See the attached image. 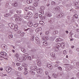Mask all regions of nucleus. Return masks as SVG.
I'll use <instances>...</instances> for the list:
<instances>
[{
    "mask_svg": "<svg viewBox=\"0 0 79 79\" xmlns=\"http://www.w3.org/2000/svg\"><path fill=\"white\" fill-rule=\"evenodd\" d=\"M22 66L23 67H24V70L25 71L24 72V74L25 75H26V74H27L28 73V72L27 71H28V69H27V67L26 66V64H22Z\"/></svg>",
    "mask_w": 79,
    "mask_h": 79,
    "instance_id": "1",
    "label": "nucleus"
},
{
    "mask_svg": "<svg viewBox=\"0 0 79 79\" xmlns=\"http://www.w3.org/2000/svg\"><path fill=\"white\" fill-rule=\"evenodd\" d=\"M24 31H27V34L29 33V32H32L33 31V30H32L31 28H28L27 29H25L24 30Z\"/></svg>",
    "mask_w": 79,
    "mask_h": 79,
    "instance_id": "2",
    "label": "nucleus"
},
{
    "mask_svg": "<svg viewBox=\"0 0 79 79\" xmlns=\"http://www.w3.org/2000/svg\"><path fill=\"white\" fill-rule=\"evenodd\" d=\"M20 15H19L17 14L16 17L15 19L16 21H21L22 19H21L19 17H20V16H19Z\"/></svg>",
    "mask_w": 79,
    "mask_h": 79,
    "instance_id": "3",
    "label": "nucleus"
},
{
    "mask_svg": "<svg viewBox=\"0 0 79 79\" xmlns=\"http://www.w3.org/2000/svg\"><path fill=\"white\" fill-rule=\"evenodd\" d=\"M31 70H33V71H36L37 69V67L36 66H33L31 67L30 68Z\"/></svg>",
    "mask_w": 79,
    "mask_h": 79,
    "instance_id": "4",
    "label": "nucleus"
},
{
    "mask_svg": "<svg viewBox=\"0 0 79 79\" xmlns=\"http://www.w3.org/2000/svg\"><path fill=\"white\" fill-rule=\"evenodd\" d=\"M12 69L10 67H7L6 69V70L8 73H10L11 71V70Z\"/></svg>",
    "mask_w": 79,
    "mask_h": 79,
    "instance_id": "5",
    "label": "nucleus"
},
{
    "mask_svg": "<svg viewBox=\"0 0 79 79\" xmlns=\"http://www.w3.org/2000/svg\"><path fill=\"white\" fill-rule=\"evenodd\" d=\"M1 55L2 56H4V57L6 56H7V54H6V52H1Z\"/></svg>",
    "mask_w": 79,
    "mask_h": 79,
    "instance_id": "6",
    "label": "nucleus"
},
{
    "mask_svg": "<svg viewBox=\"0 0 79 79\" xmlns=\"http://www.w3.org/2000/svg\"><path fill=\"white\" fill-rule=\"evenodd\" d=\"M1 47L3 50H6L7 49V46L5 44H2Z\"/></svg>",
    "mask_w": 79,
    "mask_h": 79,
    "instance_id": "7",
    "label": "nucleus"
},
{
    "mask_svg": "<svg viewBox=\"0 0 79 79\" xmlns=\"http://www.w3.org/2000/svg\"><path fill=\"white\" fill-rule=\"evenodd\" d=\"M35 40H36L35 42L37 44H40V41L38 37H36L35 38Z\"/></svg>",
    "mask_w": 79,
    "mask_h": 79,
    "instance_id": "8",
    "label": "nucleus"
},
{
    "mask_svg": "<svg viewBox=\"0 0 79 79\" xmlns=\"http://www.w3.org/2000/svg\"><path fill=\"white\" fill-rule=\"evenodd\" d=\"M42 69L39 68L37 70V73L38 74H40L42 73Z\"/></svg>",
    "mask_w": 79,
    "mask_h": 79,
    "instance_id": "9",
    "label": "nucleus"
},
{
    "mask_svg": "<svg viewBox=\"0 0 79 79\" xmlns=\"http://www.w3.org/2000/svg\"><path fill=\"white\" fill-rule=\"evenodd\" d=\"M4 16H5V17H9V16L10 17V16H11V15H10V13H8L5 14L4 15Z\"/></svg>",
    "mask_w": 79,
    "mask_h": 79,
    "instance_id": "10",
    "label": "nucleus"
},
{
    "mask_svg": "<svg viewBox=\"0 0 79 79\" xmlns=\"http://www.w3.org/2000/svg\"><path fill=\"white\" fill-rule=\"evenodd\" d=\"M60 9V8L59 7H56L54 8L53 10H55V11H59Z\"/></svg>",
    "mask_w": 79,
    "mask_h": 79,
    "instance_id": "11",
    "label": "nucleus"
},
{
    "mask_svg": "<svg viewBox=\"0 0 79 79\" xmlns=\"http://www.w3.org/2000/svg\"><path fill=\"white\" fill-rule=\"evenodd\" d=\"M27 15H28V16L29 17H30V18H31V17L32 16V13L31 12H28Z\"/></svg>",
    "mask_w": 79,
    "mask_h": 79,
    "instance_id": "12",
    "label": "nucleus"
},
{
    "mask_svg": "<svg viewBox=\"0 0 79 79\" xmlns=\"http://www.w3.org/2000/svg\"><path fill=\"white\" fill-rule=\"evenodd\" d=\"M47 66L49 69H52L53 68V67L51 64H48L47 65Z\"/></svg>",
    "mask_w": 79,
    "mask_h": 79,
    "instance_id": "13",
    "label": "nucleus"
},
{
    "mask_svg": "<svg viewBox=\"0 0 79 79\" xmlns=\"http://www.w3.org/2000/svg\"><path fill=\"white\" fill-rule=\"evenodd\" d=\"M27 25L29 27H32L33 25V23L32 22H29L28 23Z\"/></svg>",
    "mask_w": 79,
    "mask_h": 79,
    "instance_id": "14",
    "label": "nucleus"
},
{
    "mask_svg": "<svg viewBox=\"0 0 79 79\" xmlns=\"http://www.w3.org/2000/svg\"><path fill=\"white\" fill-rule=\"evenodd\" d=\"M41 64H42V63H41V62L40 61H38L37 62V65H38V66H41Z\"/></svg>",
    "mask_w": 79,
    "mask_h": 79,
    "instance_id": "15",
    "label": "nucleus"
},
{
    "mask_svg": "<svg viewBox=\"0 0 79 79\" xmlns=\"http://www.w3.org/2000/svg\"><path fill=\"white\" fill-rule=\"evenodd\" d=\"M14 30L15 31H16L18 30V26H17V25H15Z\"/></svg>",
    "mask_w": 79,
    "mask_h": 79,
    "instance_id": "16",
    "label": "nucleus"
},
{
    "mask_svg": "<svg viewBox=\"0 0 79 79\" xmlns=\"http://www.w3.org/2000/svg\"><path fill=\"white\" fill-rule=\"evenodd\" d=\"M60 41H61V39L60 38H58L56 40V42H60Z\"/></svg>",
    "mask_w": 79,
    "mask_h": 79,
    "instance_id": "17",
    "label": "nucleus"
},
{
    "mask_svg": "<svg viewBox=\"0 0 79 79\" xmlns=\"http://www.w3.org/2000/svg\"><path fill=\"white\" fill-rule=\"evenodd\" d=\"M43 44L44 45V46H47V45H48V44H47V42L46 41L43 42Z\"/></svg>",
    "mask_w": 79,
    "mask_h": 79,
    "instance_id": "18",
    "label": "nucleus"
},
{
    "mask_svg": "<svg viewBox=\"0 0 79 79\" xmlns=\"http://www.w3.org/2000/svg\"><path fill=\"white\" fill-rule=\"evenodd\" d=\"M9 26L10 27H15V25L12 23L9 24Z\"/></svg>",
    "mask_w": 79,
    "mask_h": 79,
    "instance_id": "19",
    "label": "nucleus"
},
{
    "mask_svg": "<svg viewBox=\"0 0 79 79\" xmlns=\"http://www.w3.org/2000/svg\"><path fill=\"white\" fill-rule=\"evenodd\" d=\"M14 11H14V10H10L9 11V13H10V14H13V13L14 12Z\"/></svg>",
    "mask_w": 79,
    "mask_h": 79,
    "instance_id": "20",
    "label": "nucleus"
},
{
    "mask_svg": "<svg viewBox=\"0 0 79 79\" xmlns=\"http://www.w3.org/2000/svg\"><path fill=\"white\" fill-rule=\"evenodd\" d=\"M35 18H37L39 17V14L37 13L35 14Z\"/></svg>",
    "mask_w": 79,
    "mask_h": 79,
    "instance_id": "21",
    "label": "nucleus"
},
{
    "mask_svg": "<svg viewBox=\"0 0 79 79\" xmlns=\"http://www.w3.org/2000/svg\"><path fill=\"white\" fill-rule=\"evenodd\" d=\"M49 22H50L51 23H53L54 22V19H51L50 21H49Z\"/></svg>",
    "mask_w": 79,
    "mask_h": 79,
    "instance_id": "22",
    "label": "nucleus"
},
{
    "mask_svg": "<svg viewBox=\"0 0 79 79\" xmlns=\"http://www.w3.org/2000/svg\"><path fill=\"white\" fill-rule=\"evenodd\" d=\"M32 2V0H27V2L28 4H30V3H31V2Z\"/></svg>",
    "mask_w": 79,
    "mask_h": 79,
    "instance_id": "23",
    "label": "nucleus"
},
{
    "mask_svg": "<svg viewBox=\"0 0 79 79\" xmlns=\"http://www.w3.org/2000/svg\"><path fill=\"white\" fill-rule=\"evenodd\" d=\"M39 26V23H36L33 25V26L34 27H37Z\"/></svg>",
    "mask_w": 79,
    "mask_h": 79,
    "instance_id": "24",
    "label": "nucleus"
},
{
    "mask_svg": "<svg viewBox=\"0 0 79 79\" xmlns=\"http://www.w3.org/2000/svg\"><path fill=\"white\" fill-rule=\"evenodd\" d=\"M58 31H55L52 33V34H53L55 35V34H58Z\"/></svg>",
    "mask_w": 79,
    "mask_h": 79,
    "instance_id": "25",
    "label": "nucleus"
},
{
    "mask_svg": "<svg viewBox=\"0 0 79 79\" xmlns=\"http://www.w3.org/2000/svg\"><path fill=\"white\" fill-rule=\"evenodd\" d=\"M47 16H49V17H51L52 16V14L51 13H48L47 15Z\"/></svg>",
    "mask_w": 79,
    "mask_h": 79,
    "instance_id": "26",
    "label": "nucleus"
},
{
    "mask_svg": "<svg viewBox=\"0 0 79 79\" xmlns=\"http://www.w3.org/2000/svg\"><path fill=\"white\" fill-rule=\"evenodd\" d=\"M22 52L24 53L26 52V50H25V48H22L21 50Z\"/></svg>",
    "mask_w": 79,
    "mask_h": 79,
    "instance_id": "27",
    "label": "nucleus"
},
{
    "mask_svg": "<svg viewBox=\"0 0 79 79\" xmlns=\"http://www.w3.org/2000/svg\"><path fill=\"white\" fill-rule=\"evenodd\" d=\"M24 18L25 19H29V16H27V15L24 16Z\"/></svg>",
    "mask_w": 79,
    "mask_h": 79,
    "instance_id": "28",
    "label": "nucleus"
},
{
    "mask_svg": "<svg viewBox=\"0 0 79 79\" xmlns=\"http://www.w3.org/2000/svg\"><path fill=\"white\" fill-rule=\"evenodd\" d=\"M12 5L13 6H17V3H14L12 4Z\"/></svg>",
    "mask_w": 79,
    "mask_h": 79,
    "instance_id": "29",
    "label": "nucleus"
},
{
    "mask_svg": "<svg viewBox=\"0 0 79 79\" xmlns=\"http://www.w3.org/2000/svg\"><path fill=\"white\" fill-rule=\"evenodd\" d=\"M43 40H48V38L47 37H44L43 38Z\"/></svg>",
    "mask_w": 79,
    "mask_h": 79,
    "instance_id": "30",
    "label": "nucleus"
},
{
    "mask_svg": "<svg viewBox=\"0 0 79 79\" xmlns=\"http://www.w3.org/2000/svg\"><path fill=\"white\" fill-rule=\"evenodd\" d=\"M34 5L35 6H37L38 5V2H35L34 3Z\"/></svg>",
    "mask_w": 79,
    "mask_h": 79,
    "instance_id": "31",
    "label": "nucleus"
},
{
    "mask_svg": "<svg viewBox=\"0 0 79 79\" xmlns=\"http://www.w3.org/2000/svg\"><path fill=\"white\" fill-rule=\"evenodd\" d=\"M50 55L51 56H55V53H50Z\"/></svg>",
    "mask_w": 79,
    "mask_h": 79,
    "instance_id": "32",
    "label": "nucleus"
},
{
    "mask_svg": "<svg viewBox=\"0 0 79 79\" xmlns=\"http://www.w3.org/2000/svg\"><path fill=\"white\" fill-rule=\"evenodd\" d=\"M40 13H44V10H40Z\"/></svg>",
    "mask_w": 79,
    "mask_h": 79,
    "instance_id": "33",
    "label": "nucleus"
},
{
    "mask_svg": "<svg viewBox=\"0 0 79 79\" xmlns=\"http://www.w3.org/2000/svg\"><path fill=\"white\" fill-rule=\"evenodd\" d=\"M58 69L60 70V71H62V68L61 67L59 66L58 67Z\"/></svg>",
    "mask_w": 79,
    "mask_h": 79,
    "instance_id": "34",
    "label": "nucleus"
},
{
    "mask_svg": "<svg viewBox=\"0 0 79 79\" xmlns=\"http://www.w3.org/2000/svg\"><path fill=\"white\" fill-rule=\"evenodd\" d=\"M73 18H78L77 15L76 14L73 16Z\"/></svg>",
    "mask_w": 79,
    "mask_h": 79,
    "instance_id": "35",
    "label": "nucleus"
},
{
    "mask_svg": "<svg viewBox=\"0 0 79 79\" xmlns=\"http://www.w3.org/2000/svg\"><path fill=\"white\" fill-rule=\"evenodd\" d=\"M17 60L18 61H21V59L19 57H17Z\"/></svg>",
    "mask_w": 79,
    "mask_h": 79,
    "instance_id": "36",
    "label": "nucleus"
},
{
    "mask_svg": "<svg viewBox=\"0 0 79 79\" xmlns=\"http://www.w3.org/2000/svg\"><path fill=\"white\" fill-rule=\"evenodd\" d=\"M55 50L56 51H58V50H59V48H58V47H56V48H55Z\"/></svg>",
    "mask_w": 79,
    "mask_h": 79,
    "instance_id": "37",
    "label": "nucleus"
},
{
    "mask_svg": "<svg viewBox=\"0 0 79 79\" xmlns=\"http://www.w3.org/2000/svg\"><path fill=\"white\" fill-rule=\"evenodd\" d=\"M51 3L52 5H55V2H51Z\"/></svg>",
    "mask_w": 79,
    "mask_h": 79,
    "instance_id": "38",
    "label": "nucleus"
},
{
    "mask_svg": "<svg viewBox=\"0 0 79 79\" xmlns=\"http://www.w3.org/2000/svg\"><path fill=\"white\" fill-rule=\"evenodd\" d=\"M35 7L33 6H31V10H34Z\"/></svg>",
    "mask_w": 79,
    "mask_h": 79,
    "instance_id": "39",
    "label": "nucleus"
},
{
    "mask_svg": "<svg viewBox=\"0 0 79 79\" xmlns=\"http://www.w3.org/2000/svg\"><path fill=\"white\" fill-rule=\"evenodd\" d=\"M28 56H29V55L27 53H25L24 54V56H25V57Z\"/></svg>",
    "mask_w": 79,
    "mask_h": 79,
    "instance_id": "40",
    "label": "nucleus"
},
{
    "mask_svg": "<svg viewBox=\"0 0 79 79\" xmlns=\"http://www.w3.org/2000/svg\"><path fill=\"white\" fill-rule=\"evenodd\" d=\"M18 69H19V70H22V69H23V68L21 67H19L18 68Z\"/></svg>",
    "mask_w": 79,
    "mask_h": 79,
    "instance_id": "41",
    "label": "nucleus"
},
{
    "mask_svg": "<svg viewBox=\"0 0 79 79\" xmlns=\"http://www.w3.org/2000/svg\"><path fill=\"white\" fill-rule=\"evenodd\" d=\"M24 32H23L20 34V35L21 36H24Z\"/></svg>",
    "mask_w": 79,
    "mask_h": 79,
    "instance_id": "42",
    "label": "nucleus"
},
{
    "mask_svg": "<svg viewBox=\"0 0 79 79\" xmlns=\"http://www.w3.org/2000/svg\"><path fill=\"white\" fill-rule=\"evenodd\" d=\"M52 76L54 77H55V78H56V76L55 75V74H53Z\"/></svg>",
    "mask_w": 79,
    "mask_h": 79,
    "instance_id": "43",
    "label": "nucleus"
},
{
    "mask_svg": "<svg viewBox=\"0 0 79 79\" xmlns=\"http://www.w3.org/2000/svg\"><path fill=\"white\" fill-rule=\"evenodd\" d=\"M61 47L62 48H64V44H61Z\"/></svg>",
    "mask_w": 79,
    "mask_h": 79,
    "instance_id": "44",
    "label": "nucleus"
},
{
    "mask_svg": "<svg viewBox=\"0 0 79 79\" xmlns=\"http://www.w3.org/2000/svg\"><path fill=\"white\" fill-rule=\"evenodd\" d=\"M15 57H16V58H18V56H19L18 54L16 53V54L15 55Z\"/></svg>",
    "mask_w": 79,
    "mask_h": 79,
    "instance_id": "45",
    "label": "nucleus"
},
{
    "mask_svg": "<svg viewBox=\"0 0 79 79\" xmlns=\"http://www.w3.org/2000/svg\"><path fill=\"white\" fill-rule=\"evenodd\" d=\"M60 44H58L57 45H56V47H57L58 48H59L60 47Z\"/></svg>",
    "mask_w": 79,
    "mask_h": 79,
    "instance_id": "46",
    "label": "nucleus"
},
{
    "mask_svg": "<svg viewBox=\"0 0 79 79\" xmlns=\"http://www.w3.org/2000/svg\"><path fill=\"white\" fill-rule=\"evenodd\" d=\"M76 65L78 68H79V62H77L76 63Z\"/></svg>",
    "mask_w": 79,
    "mask_h": 79,
    "instance_id": "47",
    "label": "nucleus"
},
{
    "mask_svg": "<svg viewBox=\"0 0 79 79\" xmlns=\"http://www.w3.org/2000/svg\"><path fill=\"white\" fill-rule=\"evenodd\" d=\"M17 32L18 34H20V33L21 32V31H20V30H18L17 31Z\"/></svg>",
    "mask_w": 79,
    "mask_h": 79,
    "instance_id": "48",
    "label": "nucleus"
},
{
    "mask_svg": "<svg viewBox=\"0 0 79 79\" xmlns=\"http://www.w3.org/2000/svg\"><path fill=\"white\" fill-rule=\"evenodd\" d=\"M39 54H40V55H43V54H44V53L42 51L40 52H39Z\"/></svg>",
    "mask_w": 79,
    "mask_h": 79,
    "instance_id": "49",
    "label": "nucleus"
},
{
    "mask_svg": "<svg viewBox=\"0 0 79 79\" xmlns=\"http://www.w3.org/2000/svg\"><path fill=\"white\" fill-rule=\"evenodd\" d=\"M74 5H76V6H77V2H74Z\"/></svg>",
    "mask_w": 79,
    "mask_h": 79,
    "instance_id": "50",
    "label": "nucleus"
},
{
    "mask_svg": "<svg viewBox=\"0 0 79 79\" xmlns=\"http://www.w3.org/2000/svg\"><path fill=\"white\" fill-rule=\"evenodd\" d=\"M40 29L39 28H38L36 29H37V30L39 31H41V30H42V27H40Z\"/></svg>",
    "mask_w": 79,
    "mask_h": 79,
    "instance_id": "51",
    "label": "nucleus"
},
{
    "mask_svg": "<svg viewBox=\"0 0 79 79\" xmlns=\"http://www.w3.org/2000/svg\"><path fill=\"white\" fill-rule=\"evenodd\" d=\"M63 53H64V54L65 55H66V50H64L63 51Z\"/></svg>",
    "mask_w": 79,
    "mask_h": 79,
    "instance_id": "52",
    "label": "nucleus"
},
{
    "mask_svg": "<svg viewBox=\"0 0 79 79\" xmlns=\"http://www.w3.org/2000/svg\"><path fill=\"white\" fill-rule=\"evenodd\" d=\"M27 59L28 60H30L31 59V57L29 56L26 57Z\"/></svg>",
    "mask_w": 79,
    "mask_h": 79,
    "instance_id": "53",
    "label": "nucleus"
},
{
    "mask_svg": "<svg viewBox=\"0 0 79 79\" xmlns=\"http://www.w3.org/2000/svg\"><path fill=\"white\" fill-rule=\"evenodd\" d=\"M31 28V29L33 31H34L35 30V28H34V27H32Z\"/></svg>",
    "mask_w": 79,
    "mask_h": 79,
    "instance_id": "54",
    "label": "nucleus"
},
{
    "mask_svg": "<svg viewBox=\"0 0 79 79\" xmlns=\"http://www.w3.org/2000/svg\"><path fill=\"white\" fill-rule=\"evenodd\" d=\"M9 37L10 38H12L13 37V35H9Z\"/></svg>",
    "mask_w": 79,
    "mask_h": 79,
    "instance_id": "55",
    "label": "nucleus"
},
{
    "mask_svg": "<svg viewBox=\"0 0 79 79\" xmlns=\"http://www.w3.org/2000/svg\"><path fill=\"white\" fill-rule=\"evenodd\" d=\"M8 6H9V4L8 3L6 4V7H8Z\"/></svg>",
    "mask_w": 79,
    "mask_h": 79,
    "instance_id": "56",
    "label": "nucleus"
},
{
    "mask_svg": "<svg viewBox=\"0 0 79 79\" xmlns=\"http://www.w3.org/2000/svg\"><path fill=\"white\" fill-rule=\"evenodd\" d=\"M77 76L78 78H79V73H78L77 74Z\"/></svg>",
    "mask_w": 79,
    "mask_h": 79,
    "instance_id": "57",
    "label": "nucleus"
},
{
    "mask_svg": "<svg viewBox=\"0 0 79 79\" xmlns=\"http://www.w3.org/2000/svg\"><path fill=\"white\" fill-rule=\"evenodd\" d=\"M20 63H16V65H17V66H20Z\"/></svg>",
    "mask_w": 79,
    "mask_h": 79,
    "instance_id": "58",
    "label": "nucleus"
},
{
    "mask_svg": "<svg viewBox=\"0 0 79 79\" xmlns=\"http://www.w3.org/2000/svg\"><path fill=\"white\" fill-rule=\"evenodd\" d=\"M59 16H64V14H63L61 13L59 15Z\"/></svg>",
    "mask_w": 79,
    "mask_h": 79,
    "instance_id": "59",
    "label": "nucleus"
},
{
    "mask_svg": "<svg viewBox=\"0 0 79 79\" xmlns=\"http://www.w3.org/2000/svg\"><path fill=\"white\" fill-rule=\"evenodd\" d=\"M66 71H70V69H68V68H67L66 69Z\"/></svg>",
    "mask_w": 79,
    "mask_h": 79,
    "instance_id": "60",
    "label": "nucleus"
},
{
    "mask_svg": "<svg viewBox=\"0 0 79 79\" xmlns=\"http://www.w3.org/2000/svg\"><path fill=\"white\" fill-rule=\"evenodd\" d=\"M33 71H30L29 72V74H32V73Z\"/></svg>",
    "mask_w": 79,
    "mask_h": 79,
    "instance_id": "61",
    "label": "nucleus"
},
{
    "mask_svg": "<svg viewBox=\"0 0 79 79\" xmlns=\"http://www.w3.org/2000/svg\"><path fill=\"white\" fill-rule=\"evenodd\" d=\"M44 8V6H41V7L40 8V9L41 10H44V8Z\"/></svg>",
    "mask_w": 79,
    "mask_h": 79,
    "instance_id": "62",
    "label": "nucleus"
},
{
    "mask_svg": "<svg viewBox=\"0 0 79 79\" xmlns=\"http://www.w3.org/2000/svg\"><path fill=\"white\" fill-rule=\"evenodd\" d=\"M15 75H18V72H15Z\"/></svg>",
    "mask_w": 79,
    "mask_h": 79,
    "instance_id": "63",
    "label": "nucleus"
},
{
    "mask_svg": "<svg viewBox=\"0 0 79 79\" xmlns=\"http://www.w3.org/2000/svg\"><path fill=\"white\" fill-rule=\"evenodd\" d=\"M23 60H24V61H25L26 60V57H23Z\"/></svg>",
    "mask_w": 79,
    "mask_h": 79,
    "instance_id": "64",
    "label": "nucleus"
}]
</instances>
